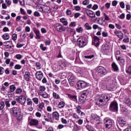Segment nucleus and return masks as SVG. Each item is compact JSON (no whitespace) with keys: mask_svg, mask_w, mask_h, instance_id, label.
I'll list each match as a JSON object with an SVG mask.
<instances>
[{"mask_svg":"<svg viewBox=\"0 0 131 131\" xmlns=\"http://www.w3.org/2000/svg\"><path fill=\"white\" fill-rule=\"evenodd\" d=\"M55 28L57 31L58 32H63V31H65V29H64V27L60 24H56L55 25Z\"/></svg>","mask_w":131,"mask_h":131,"instance_id":"6","label":"nucleus"},{"mask_svg":"<svg viewBox=\"0 0 131 131\" xmlns=\"http://www.w3.org/2000/svg\"><path fill=\"white\" fill-rule=\"evenodd\" d=\"M61 122H62V123H63V124H67V123H68L67 122V120H66L64 118H61Z\"/></svg>","mask_w":131,"mask_h":131,"instance_id":"51","label":"nucleus"},{"mask_svg":"<svg viewBox=\"0 0 131 131\" xmlns=\"http://www.w3.org/2000/svg\"><path fill=\"white\" fill-rule=\"evenodd\" d=\"M45 45L46 46H50V45H51V40H45Z\"/></svg>","mask_w":131,"mask_h":131,"instance_id":"58","label":"nucleus"},{"mask_svg":"<svg viewBox=\"0 0 131 131\" xmlns=\"http://www.w3.org/2000/svg\"><path fill=\"white\" fill-rule=\"evenodd\" d=\"M76 31H77L78 33H82V31H83V29L82 28V27L79 26L76 28Z\"/></svg>","mask_w":131,"mask_h":131,"instance_id":"32","label":"nucleus"},{"mask_svg":"<svg viewBox=\"0 0 131 131\" xmlns=\"http://www.w3.org/2000/svg\"><path fill=\"white\" fill-rule=\"evenodd\" d=\"M57 128L58 129H62V128H64V125L63 124H59L58 126H57Z\"/></svg>","mask_w":131,"mask_h":131,"instance_id":"60","label":"nucleus"},{"mask_svg":"<svg viewBox=\"0 0 131 131\" xmlns=\"http://www.w3.org/2000/svg\"><path fill=\"white\" fill-rule=\"evenodd\" d=\"M35 75L36 76V78H37L38 80H40L41 79H42L43 77V73H42V72L41 71L36 72Z\"/></svg>","mask_w":131,"mask_h":131,"instance_id":"14","label":"nucleus"},{"mask_svg":"<svg viewBox=\"0 0 131 131\" xmlns=\"http://www.w3.org/2000/svg\"><path fill=\"white\" fill-rule=\"evenodd\" d=\"M91 117L92 119H93L94 120H96V121H98L100 118H99V116H98L97 115H95L94 114H92L91 115Z\"/></svg>","mask_w":131,"mask_h":131,"instance_id":"31","label":"nucleus"},{"mask_svg":"<svg viewBox=\"0 0 131 131\" xmlns=\"http://www.w3.org/2000/svg\"><path fill=\"white\" fill-rule=\"evenodd\" d=\"M124 103L125 104H126V105H127V106L130 105V99H129V98H125L124 100Z\"/></svg>","mask_w":131,"mask_h":131,"instance_id":"36","label":"nucleus"},{"mask_svg":"<svg viewBox=\"0 0 131 131\" xmlns=\"http://www.w3.org/2000/svg\"><path fill=\"white\" fill-rule=\"evenodd\" d=\"M79 102H80V104H83V103L85 102V98H83L81 97L79 98Z\"/></svg>","mask_w":131,"mask_h":131,"instance_id":"44","label":"nucleus"},{"mask_svg":"<svg viewBox=\"0 0 131 131\" xmlns=\"http://www.w3.org/2000/svg\"><path fill=\"white\" fill-rule=\"evenodd\" d=\"M53 86L54 88L55 91H59V87L56 84H54Z\"/></svg>","mask_w":131,"mask_h":131,"instance_id":"63","label":"nucleus"},{"mask_svg":"<svg viewBox=\"0 0 131 131\" xmlns=\"http://www.w3.org/2000/svg\"><path fill=\"white\" fill-rule=\"evenodd\" d=\"M34 16H35V17H39V16H40V14H39V12L35 11L34 13Z\"/></svg>","mask_w":131,"mask_h":131,"instance_id":"57","label":"nucleus"},{"mask_svg":"<svg viewBox=\"0 0 131 131\" xmlns=\"http://www.w3.org/2000/svg\"><path fill=\"white\" fill-rule=\"evenodd\" d=\"M119 122L121 126H123L126 124V119L124 117H120Z\"/></svg>","mask_w":131,"mask_h":131,"instance_id":"18","label":"nucleus"},{"mask_svg":"<svg viewBox=\"0 0 131 131\" xmlns=\"http://www.w3.org/2000/svg\"><path fill=\"white\" fill-rule=\"evenodd\" d=\"M36 69H38V70L40 69V63L37 62L36 63Z\"/></svg>","mask_w":131,"mask_h":131,"instance_id":"55","label":"nucleus"},{"mask_svg":"<svg viewBox=\"0 0 131 131\" xmlns=\"http://www.w3.org/2000/svg\"><path fill=\"white\" fill-rule=\"evenodd\" d=\"M12 39L13 40L15 41L17 40V34H13L12 35Z\"/></svg>","mask_w":131,"mask_h":131,"instance_id":"56","label":"nucleus"},{"mask_svg":"<svg viewBox=\"0 0 131 131\" xmlns=\"http://www.w3.org/2000/svg\"><path fill=\"white\" fill-rule=\"evenodd\" d=\"M15 69H21V68H22V66H21V65L20 64H16L14 67Z\"/></svg>","mask_w":131,"mask_h":131,"instance_id":"54","label":"nucleus"},{"mask_svg":"<svg viewBox=\"0 0 131 131\" xmlns=\"http://www.w3.org/2000/svg\"><path fill=\"white\" fill-rule=\"evenodd\" d=\"M75 76L71 74L69 79V83L71 86H73L75 84Z\"/></svg>","mask_w":131,"mask_h":131,"instance_id":"10","label":"nucleus"},{"mask_svg":"<svg viewBox=\"0 0 131 131\" xmlns=\"http://www.w3.org/2000/svg\"><path fill=\"white\" fill-rule=\"evenodd\" d=\"M110 109L111 110V111H118V104H117V102L114 101L113 102H112L110 106Z\"/></svg>","mask_w":131,"mask_h":131,"instance_id":"4","label":"nucleus"},{"mask_svg":"<svg viewBox=\"0 0 131 131\" xmlns=\"http://www.w3.org/2000/svg\"><path fill=\"white\" fill-rule=\"evenodd\" d=\"M87 15L89 17H91V18H96V14L93 11H89V12L87 13Z\"/></svg>","mask_w":131,"mask_h":131,"instance_id":"22","label":"nucleus"},{"mask_svg":"<svg viewBox=\"0 0 131 131\" xmlns=\"http://www.w3.org/2000/svg\"><path fill=\"white\" fill-rule=\"evenodd\" d=\"M43 44L41 43L40 45V49L41 50V51H45L47 50V49H48V48L47 47H45L43 46Z\"/></svg>","mask_w":131,"mask_h":131,"instance_id":"42","label":"nucleus"},{"mask_svg":"<svg viewBox=\"0 0 131 131\" xmlns=\"http://www.w3.org/2000/svg\"><path fill=\"white\" fill-rule=\"evenodd\" d=\"M53 97L54 99H56V100H59V99H60V95L55 92H53Z\"/></svg>","mask_w":131,"mask_h":131,"instance_id":"35","label":"nucleus"},{"mask_svg":"<svg viewBox=\"0 0 131 131\" xmlns=\"http://www.w3.org/2000/svg\"><path fill=\"white\" fill-rule=\"evenodd\" d=\"M46 91V87L45 86H40L39 91L38 92V95L43 93Z\"/></svg>","mask_w":131,"mask_h":131,"instance_id":"23","label":"nucleus"},{"mask_svg":"<svg viewBox=\"0 0 131 131\" xmlns=\"http://www.w3.org/2000/svg\"><path fill=\"white\" fill-rule=\"evenodd\" d=\"M114 33L119 38H120V40H121V39L123 38V33H122L121 31H115Z\"/></svg>","mask_w":131,"mask_h":131,"instance_id":"17","label":"nucleus"},{"mask_svg":"<svg viewBox=\"0 0 131 131\" xmlns=\"http://www.w3.org/2000/svg\"><path fill=\"white\" fill-rule=\"evenodd\" d=\"M112 68L114 69V71H118V66L116 64V63L113 62L112 64Z\"/></svg>","mask_w":131,"mask_h":131,"instance_id":"27","label":"nucleus"},{"mask_svg":"<svg viewBox=\"0 0 131 131\" xmlns=\"http://www.w3.org/2000/svg\"><path fill=\"white\" fill-rule=\"evenodd\" d=\"M38 95L45 99H48V98H49V94L46 92L40 93Z\"/></svg>","mask_w":131,"mask_h":131,"instance_id":"29","label":"nucleus"},{"mask_svg":"<svg viewBox=\"0 0 131 131\" xmlns=\"http://www.w3.org/2000/svg\"><path fill=\"white\" fill-rule=\"evenodd\" d=\"M97 71L99 73H100L102 75H106V74L108 73L107 70H106L105 68L101 66L97 68Z\"/></svg>","mask_w":131,"mask_h":131,"instance_id":"7","label":"nucleus"},{"mask_svg":"<svg viewBox=\"0 0 131 131\" xmlns=\"http://www.w3.org/2000/svg\"><path fill=\"white\" fill-rule=\"evenodd\" d=\"M120 6L122 9H124L125 6H124V3L123 2H121L120 3Z\"/></svg>","mask_w":131,"mask_h":131,"instance_id":"59","label":"nucleus"},{"mask_svg":"<svg viewBox=\"0 0 131 131\" xmlns=\"http://www.w3.org/2000/svg\"><path fill=\"white\" fill-rule=\"evenodd\" d=\"M15 58L17 60H21V59H22V55L20 54H16L15 56Z\"/></svg>","mask_w":131,"mask_h":131,"instance_id":"52","label":"nucleus"},{"mask_svg":"<svg viewBox=\"0 0 131 131\" xmlns=\"http://www.w3.org/2000/svg\"><path fill=\"white\" fill-rule=\"evenodd\" d=\"M25 78L27 81H29L30 80V73L26 72L25 74Z\"/></svg>","mask_w":131,"mask_h":131,"instance_id":"24","label":"nucleus"},{"mask_svg":"<svg viewBox=\"0 0 131 131\" xmlns=\"http://www.w3.org/2000/svg\"><path fill=\"white\" fill-rule=\"evenodd\" d=\"M16 90V86H15V85H11L10 86V91L12 92H15V90Z\"/></svg>","mask_w":131,"mask_h":131,"instance_id":"43","label":"nucleus"},{"mask_svg":"<svg viewBox=\"0 0 131 131\" xmlns=\"http://www.w3.org/2000/svg\"><path fill=\"white\" fill-rule=\"evenodd\" d=\"M2 37L5 40H8L10 38V35L8 33H5L2 36Z\"/></svg>","mask_w":131,"mask_h":131,"instance_id":"30","label":"nucleus"},{"mask_svg":"<svg viewBox=\"0 0 131 131\" xmlns=\"http://www.w3.org/2000/svg\"><path fill=\"white\" fill-rule=\"evenodd\" d=\"M32 101L36 105L38 104V102H39V100L38 99V98L35 97L32 98Z\"/></svg>","mask_w":131,"mask_h":131,"instance_id":"38","label":"nucleus"},{"mask_svg":"<svg viewBox=\"0 0 131 131\" xmlns=\"http://www.w3.org/2000/svg\"><path fill=\"white\" fill-rule=\"evenodd\" d=\"M37 111H39V112H41L42 111H43L45 110V103L41 102L39 103L37 105Z\"/></svg>","mask_w":131,"mask_h":131,"instance_id":"15","label":"nucleus"},{"mask_svg":"<svg viewBox=\"0 0 131 131\" xmlns=\"http://www.w3.org/2000/svg\"><path fill=\"white\" fill-rule=\"evenodd\" d=\"M89 4H90V1L88 0H85L82 2V4L84 6H86V5H89Z\"/></svg>","mask_w":131,"mask_h":131,"instance_id":"53","label":"nucleus"},{"mask_svg":"<svg viewBox=\"0 0 131 131\" xmlns=\"http://www.w3.org/2000/svg\"><path fill=\"white\" fill-rule=\"evenodd\" d=\"M41 33H47V30L45 28H41Z\"/></svg>","mask_w":131,"mask_h":131,"instance_id":"62","label":"nucleus"},{"mask_svg":"<svg viewBox=\"0 0 131 131\" xmlns=\"http://www.w3.org/2000/svg\"><path fill=\"white\" fill-rule=\"evenodd\" d=\"M75 10L76 11H80V10H81V8L80 7V6H77L75 7Z\"/></svg>","mask_w":131,"mask_h":131,"instance_id":"61","label":"nucleus"},{"mask_svg":"<svg viewBox=\"0 0 131 131\" xmlns=\"http://www.w3.org/2000/svg\"><path fill=\"white\" fill-rule=\"evenodd\" d=\"M23 92V90L21 88L17 89L15 91V94H16V95H21Z\"/></svg>","mask_w":131,"mask_h":131,"instance_id":"33","label":"nucleus"},{"mask_svg":"<svg viewBox=\"0 0 131 131\" xmlns=\"http://www.w3.org/2000/svg\"><path fill=\"white\" fill-rule=\"evenodd\" d=\"M47 118H45V120L47 121V122H51V123H54V120L52 118V114L48 113L47 114Z\"/></svg>","mask_w":131,"mask_h":131,"instance_id":"16","label":"nucleus"},{"mask_svg":"<svg viewBox=\"0 0 131 131\" xmlns=\"http://www.w3.org/2000/svg\"><path fill=\"white\" fill-rule=\"evenodd\" d=\"M85 26V28L86 30H91L92 29V27L91 26H90V25L89 24V23H86L84 25Z\"/></svg>","mask_w":131,"mask_h":131,"instance_id":"40","label":"nucleus"},{"mask_svg":"<svg viewBox=\"0 0 131 131\" xmlns=\"http://www.w3.org/2000/svg\"><path fill=\"white\" fill-rule=\"evenodd\" d=\"M126 72L128 73V74L131 75V66L127 68V69L126 70Z\"/></svg>","mask_w":131,"mask_h":131,"instance_id":"47","label":"nucleus"},{"mask_svg":"<svg viewBox=\"0 0 131 131\" xmlns=\"http://www.w3.org/2000/svg\"><path fill=\"white\" fill-rule=\"evenodd\" d=\"M78 88H81V89H85L88 86V83L84 81H79L77 83Z\"/></svg>","mask_w":131,"mask_h":131,"instance_id":"9","label":"nucleus"},{"mask_svg":"<svg viewBox=\"0 0 131 131\" xmlns=\"http://www.w3.org/2000/svg\"><path fill=\"white\" fill-rule=\"evenodd\" d=\"M27 104L28 105L32 106V104H33V101H32L31 99L28 98L27 99Z\"/></svg>","mask_w":131,"mask_h":131,"instance_id":"34","label":"nucleus"},{"mask_svg":"<svg viewBox=\"0 0 131 131\" xmlns=\"http://www.w3.org/2000/svg\"><path fill=\"white\" fill-rule=\"evenodd\" d=\"M89 95V91L85 90L81 93V97L84 99H86V96Z\"/></svg>","mask_w":131,"mask_h":131,"instance_id":"21","label":"nucleus"},{"mask_svg":"<svg viewBox=\"0 0 131 131\" xmlns=\"http://www.w3.org/2000/svg\"><path fill=\"white\" fill-rule=\"evenodd\" d=\"M4 44L5 45V47H6V48H7L8 49H10V48H12V46L10 45L11 41H10L5 42Z\"/></svg>","mask_w":131,"mask_h":131,"instance_id":"37","label":"nucleus"},{"mask_svg":"<svg viewBox=\"0 0 131 131\" xmlns=\"http://www.w3.org/2000/svg\"><path fill=\"white\" fill-rule=\"evenodd\" d=\"M99 23L100 24H98L99 25H101V26H106V24H104L103 23V18L100 17V19H99Z\"/></svg>","mask_w":131,"mask_h":131,"instance_id":"46","label":"nucleus"},{"mask_svg":"<svg viewBox=\"0 0 131 131\" xmlns=\"http://www.w3.org/2000/svg\"><path fill=\"white\" fill-rule=\"evenodd\" d=\"M7 87H6L4 85H2V87L1 88V91H6V90H7Z\"/></svg>","mask_w":131,"mask_h":131,"instance_id":"64","label":"nucleus"},{"mask_svg":"<svg viewBox=\"0 0 131 131\" xmlns=\"http://www.w3.org/2000/svg\"><path fill=\"white\" fill-rule=\"evenodd\" d=\"M67 96L70 100L74 101V102H77V96L76 95H73L71 94H68Z\"/></svg>","mask_w":131,"mask_h":131,"instance_id":"19","label":"nucleus"},{"mask_svg":"<svg viewBox=\"0 0 131 131\" xmlns=\"http://www.w3.org/2000/svg\"><path fill=\"white\" fill-rule=\"evenodd\" d=\"M52 116L53 119H55V120H59L60 115H59V113H58V112H54L52 114Z\"/></svg>","mask_w":131,"mask_h":131,"instance_id":"20","label":"nucleus"},{"mask_svg":"<svg viewBox=\"0 0 131 131\" xmlns=\"http://www.w3.org/2000/svg\"><path fill=\"white\" fill-rule=\"evenodd\" d=\"M112 125H113V121L112 120H107L104 122V127L105 129H110V128L112 127Z\"/></svg>","mask_w":131,"mask_h":131,"instance_id":"5","label":"nucleus"},{"mask_svg":"<svg viewBox=\"0 0 131 131\" xmlns=\"http://www.w3.org/2000/svg\"><path fill=\"white\" fill-rule=\"evenodd\" d=\"M64 106L65 102L63 101L60 102L57 105L58 108H59V109H62V108H64Z\"/></svg>","mask_w":131,"mask_h":131,"instance_id":"26","label":"nucleus"},{"mask_svg":"<svg viewBox=\"0 0 131 131\" xmlns=\"http://www.w3.org/2000/svg\"><path fill=\"white\" fill-rule=\"evenodd\" d=\"M33 31L36 35V39H40V38H41V36H40V32L38 30V29H36V28H33Z\"/></svg>","mask_w":131,"mask_h":131,"instance_id":"13","label":"nucleus"},{"mask_svg":"<svg viewBox=\"0 0 131 131\" xmlns=\"http://www.w3.org/2000/svg\"><path fill=\"white\" fill-rule=\"evenodd\" d=\"M60 21L62 23L63 25H64V26H67V25H68V21H67V19L62 18H60Z\"/></svg>","mask_w":131,"mask_h":131,"instance_id":"25","label":"nucleus"},{"mask_svg":"<svg viewBox=\"0 0 131 131\" xmlns=\"http://www.w3.org/2000/svg\"><path fill=\"white\" fill-rule=\"evenodd\" d=\"M76 109L77 110V113H78V114L80 113V112H81V107H80V106L78 105L77 107H76Z\"/></svg>","mask_w":131,"mask_h":131,"instance_id":"48","label":"nucleus"},{"mask_svg":"<svg viewBox=\"0 0 131 131\" xmlns=\"http://www.w3.org/2000/svg\"><path fill=\"white\" fill-rule=\"evenodd\" d=\"M5 108V102L4 101L0 102V111L4 110Z\"/></svg>","mask_w":131,"mask_h":131,"instance_id":"39","label":"nucleus"},{"mask_svg":"<svg viewBox=\"0 0 131 131\" xmlns=\"http://www.w3.org/2000/svg\"><path fill=\"white\" fill-rule=\"evenodd\" d=\"M5 72V69L3 67H0V75H3Z\"/></svg>","mask_w":131,"mask_h":131,"instance_id":"50","label":"nucleus"},{"mask_svg":"<svg viewBox=\"0 0 131 131\" xmlns=\"http://www.w3.org/2000/svg\"><path fill=\"white\" fill-rule=\"evenodd\" d=\"M111 99L110 94H102L97 95L95 98L96 104L98 106H104L107 104V102Z\"/></svg>","mask_w":131,"mask_h":131,"instance_id":"1","label":"nucleus"},{"mask_svg":"<svg viewBox=\"0 0 131 131\" xmlns=\"http://www.w3.org/2000/svg\"><path fill=\"white\" fill-rule=\"evenodd\" d=\"M77 43L79 48H84L86 46V38L85 37H80L77 40Z\"/></svg>","mask_w":131,"mask_h":131,"instance_id":"3","label":"nucleus"},{"mask_svg":"<svg viewBox=\"0 0 131 131\" xmlns=\"http://www.w3.org/2000/svg\"><path fill=\"white\" fill-rule=\"evenodd\" d=\"M119 55H120V51H117L115 52V57H116V60L117 59V58H118V57H120V56H119Z\"/></svg>","mask_w":131,"mask_h":131,"instance_id":"49","label":"nucleus"},{"mask_svg":"<svg viewBox=\"0 0 131 131\" xmlns=\"http://www.w3.org/2000/svg\"><path fill=\"white\" fill-rule=\"evenodd\" d=\"M51 10V8H50V6H45L43 9H42V11L44 13H49L50 12V10Z\"/></svg>","mask_w":131,"mask_h":131,"instance_id":"28","label":"nucleus"},{"mask_svg":"<svg viewBox=\"0 0 131 131\" xmlns=\"http://www.w3.org/2000/svg\"><path fill=\"white\" fill-rule=\"evenodd\" d=\"M117 60L120 61L121 64H124V62H125L124 59H121V57H117Z\"/></svg>","mask_w":131,"mask_h":131,"instance_id":"41","label":"nucleus"},{"mask_svg":"<svg viewBox=\"0 0 131 131\" xmlns=\"http://www.w3.org/2000/svg\"><path fill=\"white\" fill-rule=\"evenodd\" d=\"M29 122L30 123V125L31 126H36L37 125H38V120L37 119H29Z\"/></svg>","mask_w":131,"mask_h":131,"instance_id":"12","label":"nucleus"},{"mask_svg":"<svg viewBox=\"0 0 131 131\" xmlns=\"http://www.w3.org/2000/svg\"><path fill=\"white\" fill-rule=\"evenodd\" d=\"M94 41L92 42V45L95 46L96 48H98L100 46V38L97 36L93 37Z\"/></svg>","mask_w":131,"mask_h":131,"instance_id":"8","label":"nucleus"},{"mask_svg":"<svg viewBox=\"0 0 131 131\" xmlns=\"http://www.w3.org/2000/svg\"><path fill=\"white\" fill-rule=\"evenodd\" d=\"M9 112L12 116L16 117L17 120H22L23 118V116L21 113V108L18 107H13L10 109Z\"/></svg>","mask_w":131,"mask_h":131,"instance_id":"2","label":"nucleus"},{"mask_svg":"<svg viewBox=\"0 0 131 131\" xmlns=\"http://www.w3.org/2000/svg\"><path fill=\"white\" fill-rule=\"evenodd\" d=\"M26 99H27V96L23 95H20L19 96V104H21V105H25Z\"/></svg>","mask_w":131,"mask_h":131,"instance_id":"11","label":"nucleus"},{"mask_svg":"<svg viewBox=\"0 0 131 131\" xmlns=\"http://www.w3.org/2000/svg\"><path fill=\"white\" fill-rule=\"evenodd\" d=\"M5 105L6 106L7 109H8V108H10V107H11V104L10 103V101H9V100L6 101Z\"/></svg>","mask_w":131,"mask_h":131,"instance_id":"45","label":"nucleus"}]
</instances>
